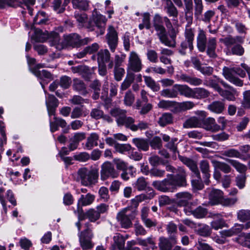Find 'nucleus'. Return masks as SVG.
<instances>
[{
  "mask_svg": "<svg viewBox=\"0 0 250 250\" xmlns=\"http://www.w3.org/2000/svg\"><path fill=\"white\" fill-rule=\"evenodd\" d=\"M174 88L177 89L180 95L189 98H193V88H191L188 85L175 84L174 85Z\"/></svg>",
  "mask_w": 250,
  "mask_h": 250,
  "instance_id": "6ab92c4d",
  "label": "nucleus"
},
{
  "mask_svg": "<svg viewBox=\"0 0 250 250\" xmlns=\"http://www.w3.org/2000/svg\"><path fill=\"white\" fill-rule=\"evenodd\" d=\"M50 46H54L58 50H62L68 46H80V37L76 33L64 35L61 39L58 33H53L49 38Z\"/></svg>",
  "mask_w": 250,
  "mask_h": 250,
  "instance_id": "f03ea898",
  "label": "nucleus"
},
{
  "mask_svg": "<svg viewBox=\"0 0 250 250\" xmlns=\"http://www.w3.org/2000/svg\"><path fill=\"white\" fill-rule=\"evenodd\" d=\"M86 218L90 222H95L100 218V215L95 208H90L86 211Z\"/></svg>",
  "mask_w": 250,
  "mask_h": 250,
  "instance_id": "603ef678",
  "label": "nucleus"
},
{
  "mask_svg": "<svg viewBox=\"0 0 250 250\" xmlns=\"http://www.w3.org/2000/svg\"><path fill=\"white\" fill-rule=\"evenodd\" d=\"M207 42V37L205 32L202 29H199L197 37V46L199 51L203 52L205 51Z\"/></svg>",
  "mask_w": 250,
  "mask_h": 250,
  "instance_id": "aec40b11",
  "label": "nucleus"
},
{
  "mask_svg": "<svg viewBox=\"0 0 250 250\" xmlns=\"http://www.w3.org/2000/svg\"><path fill=\"white\" fill-rule=\"evenodd\" d=\"M47 21L46 13L43 11L39 12L34 19V23L38 24L45 23Z\"/></svg>",
  "mask_w": 250,
  "mask_h": 250,
  "instance_id": "052dcab7",
  "label": "nucleus"
},
{
  "mask_svg": "<svg viewBox=\"0 0 250 250\" xmlns=\"http://www.w3.org/2000/svg\"><path fill=\"white\" fill-rule=\"evenodd\" d=\"M227 161L230 163L236 169L237 171L240 173L245 172L247 169V167L246 166L242 163H240L236 160L228 159Z\"/></svg>",
  "mask_w": 250,
  "mask_h": 250,
  "instance_id": "6e6d98bb",
  "label": "nucleus"
},
{
  "mask_svg": "<svg viewBox=\"0 0 250 250\" xmlns=\"http://www.w3.org/2000/svg\"><path fill=\"white\" fill-rule=\"evenodd\" d=\"M224 193L220 189L212 188L208 194L209 202L211 205L219 204Z\"/></svg>",
  "mask_w": 250,
  "mask_h": 250,
  "instance_id": "dca6fc26",
  "label": "nucleus"
},
{
  "mask_svg": "<svg viewBox=\"0 0 250 250\" xmlns=\"http://www.w3.org/2000/svg\"><path fill=\"white\" fill-rule=\"evenodd\" d=\"M99 135L95 133H91L87 138L85 143V148L88 150L92 149L94 146L98 145V141L99 140Z\"/></svg>",
  "mask_w": 250,
  "mask_h": 250,
  "instance_id": "cd10ccee",
  "label": "nucleus"
},
{
  "mask_svg": "<svg viewBox=\"0 0 250 250\" xmlns=\"http://www.w3.org/2000/svg\"><path fill=\"white\" fill-rule=\"evenodd\" d=\"M199 167L203 174L205 183L206 185H208L210 183L209 178L210 177V167L208 162L207 160L201 161L199 163Z\"/></svg>",
  "mask_w": 250,
  "mask_h": 250,
  "instance_id": "f3484780",
  "label": "nucleus"
},
{
  "mask_svg": "<svg viewBox=\"0 0 250 250\" xmlns=\"http://www.w3.org/2000/svg\"><path fill=\"white\" fill-rule=\"evenodd\" d=\"M192 199V195L188 192H180L175 195V203L178 207H184L188 205Z\"/></svg>",
  "mask_w": 250,
  "mask_h": 250,
  "instance_id": "ddd939ff",
  "label": "nucleus"
},
{
  "mask_svg": "<svg viewBox=\"0 0 250 250\" xmlns=\"http://www.w3.org/2000/svg\"><path fill=\"white\" fill-rule=\"evenodd\" d=\"M132 142L139 150L146 151L148 149L149 145L147 142L141 138H134Z\"/></svg>",
  "mask_w": 250,
  "mask_h": 250,
  "instance_id": "a18cd8bd",
  "label": "nucleus"
},
{
  "mask_svg": "<svg viewBox=\"0 0 250 250\" xmlns=\"http://www.w3.org/2000/svg\"><path fill=\"white\" fill-rule=\"evenodd\" d=\"M216 39L215 38H209L207 42V53L211 58L216 57L215 49L216 48Z\"/></svg>",
  "mask_w": 250,
  "mask_h": 250,
  "instance_id": "2f4dec72",
  "label": "nucleus"
},
{
  "mask_svg": "<svg viewBox=\"0 0 250 250\" xmlns=\"http://www.w3.org/2000/svg\"><path fill=\"white\" fill-rule=\"evenodd\" d=\"M237 218L240 221L248 222L245 224L246 229L250 228V210L248 209H241L237 212Z\"/></svg>",
  "mask_w": 250,
  "mask_h": 250,
  "instance_id": "c85d7f7f",
  "label": "nucleus"
},
{
  "mask_svg": "<svg viewBox=\"0 0 250 250\" xmlns=\"http://www.w3.org/2000/svg\"><path fill=\"white\" fill-rule=\"evenodd\" d=\"M84 229L78 233L79 241L83 250H90L94 246V243L92 240L94 236L92 225L89 222H86L84 224Z\"/></svg>",
  "mask_w": 250,
  "mask_h": 250,
  "instance_id": "20e7f679",
  "label": "nucleus"
},
{
  "mask_svg": "<svg viewBox=\"0 0 250 250\" xmlns=\"http://www.w3.org/2000/svg\"><path fill=\"white\" fill-rule=\"evenodd\" d=\"M187 174L182 167L178 168V173L176 175L167 174V178L164 179L167 192H173L177 187H185L187 185Z\"/></svg>",
  "mask_w": 250,
  "mask_h": 250,
  "instance_id": "7ed1b4c3",
  "label": "nucleus"
},
{
  "mask_svg": "<svg viewBox=\"0 0 250 250\" xmlns=\"http://www.w3.org/2000/svg\"><path fill=\"white\" fill-rule=\"evenodd\" d=\"M209 92L204 88L196 87L193 88V98L196 99H202L208 97Z\"/></svg>",
  "mask_w": 250,
  "mask_h": 250,
  "instance_id": "72a5a7b5",
  "label": "nucleus"
},
{
  "mask_svg": "<svg viewBox=\"0 0 250 250\" xmlns=\"http://www.w3.org/2000/svg\"><path fill=\"white\" fill-rule=\"evenodd\" d=\"M134 80V75L133 73L127 74L126 77L122 83L120 87L121 91H125L126 90Z\"/></svg>",
  "mask_w": 250,
  "mask_h": 250,
  "instance_id": "3c124183",
  "label": "nucleus"
},
{
  "mask_svg": "<svg viewBox=\"0 0 250 250\" xmlns=\"http://www.w3.org/2000/svg\"><path fill=\"white\" fill-rule=\"evenodd\" d=\"M116 218L123 228L128 229L131 227L132 225L131 220L133 216L130 213L129 208H124L119 212Z\"/></svg>",
  "mask_w": 250,
  "mask_h": 250,
  "instance_id": "0eeeda50",
  "label": "nucleus"
},
{
  "mask_svg": "<svg viewBox=\"0 0 250 250\" xmlns=\"http://www.w3.org/2000/svg\"><path fill=\"white\" fill-rule=\"evenodd\" d=\"M138 244L141 246L148 247L153 250L157 248L155 239L152 237H149L145 239H138Z\"/></svg>",
  "mask_w": 250,
  "mask_h": 250,
  "instance_id": "c9c22d12",
  "label": "nucleus"
},
{
  "mask_svg": "<svg viewBox=\"0 0 250 250\" xmlns=\"http://www.w3.org/2000/svg\"><path fill=\"white\" fill-rule=\"evenodd\" d=\"M207 209L201 206H199L194 210L192 215L197 218H203L207 215Z\"/></svg>",
  "mask_w": 250,
  "mask_h": 250,
  "instance_id": "e2e57ef3",
  "label": "nucleus"
},
{
  "mask_svg": "<svg viewBox=\"0 0 250 250\" xmlns=\"http://www.w3.org/2000/svg\"><path fill=\"white\" fill-rule=\"evenodd\" d=\"M110 60V54L107 49H101L97 53V61L99 64H105Z\"/></svg>",
  "mask_w": 250,
  "mask_h": 250,
  "instance_id": "473e14b6",
  "label": "nucleus"
},
{
  "mask_svg": "<svg viewBox=\"0 0 250 250\" xmlns=\"http://www.w3.org/2000/svg\"><path fill=\"white\" fill-rule=\"evenodd\" d=\"M195 104L192 101H185L177 103L176 106V113L190 110L195 106Z\"/></svg>",
  "mask_w": 250,
  "mask_h": 250,
  "instance_id": "f704fd0d",
  "label": "nucleus"
},
{
  "mask_svg": "<svg viewBox=\"0 0 250 250\" xmlns=\"http://www.w3.org/2000/svg\"><path fill=\"white\" fill-rule=\"evenodd\" d=\"M77 178L81 184L85 186L95 184L99 177L98 170L97 169H91L83 167L79 168L77 171Z\"/></svg>",
  "mask_w": 250,
  "mask_h": 250,
  "instance_id": "39448f33",
  "label": "nucleus"
},
{
  "mask_svg": "<svg viewBox=\"0 0 250 250\" xmlns=\"http://www.w3.org/2000/svg\"><path fill=\"white\" fill-rule=\"evenodd\" d=\"M245 71V69L243 70L239 67H224L223 69V74L229 82L237 86L241 87L243 85V81L234 76V74H237L241 78H245L246 76Z\"/></svg>",
  "mask_w": 250,
  "mask_h": 250,
  "instance_id": "423d86ee",
  "label": "nucleus"
},
{
  "mask_svg": "<svg viewBox=\"0 0 250 250\" xmlns=\"http://www.w3.org/2000/svg\"><path fill=\"white\" fill-rule=\"evenodd\" d=\"M144 81L147 87L154 92H157L160 89V86L152 77L150 76H144Z\"/></svg>",
  "mask_w": 250,
  "mask_h": 250,
  "instance_id": "ea45409f",
  "label": "nucleus"
},
{
  "mask_svg": "<svg viewBox=\"0 0 250 250\" xmlns=\"http://www.w3.org/2000/svg\"><path fill=\"white\" fill-rule=\"evenodd\" d=\"M99 194L102 200L104 202H107L109 198L108 189L105 187H102L99 190Z\"/></svg>",
  "mask_w": 250,
  "mask_h": 250,
  "instance_id": "338daca9",
  "label": "nucleus"
},
{
  "mask_svg": "<svg viewBox=\"0 0 250 250\" xmlns=\"http://www.w3.org/2000/svg\"><path fill=\"white\" fill-rule=\"evenodd\" d=\"M114 245L111 247V250H123L125 248L126 238L122 235L117 233L113 237Z\"/></svg>",
  "mask_w": 250,
  "mask_h": 250,
  "instance_id": "5701e85b",
  "label": "nucleus"
},
{
  "mask_svg": "<svg viewBox=\"0 0 250 250\" xmlns=\"http://www.w3.org/2000/svg\"><path fill=\"white\" fill-rule=\"evenodd\" d=\"M213 164L215 168L219 169L225 173H229L231 171V167L224 162L214 161Z\"/></svg>",
  "mask_w": 250,
  "mask_h": 250,
  "instance_id": "5fc2aeb1",
  "label": "nucleus"
},
{
  "mask_svg": "<svg viewBox=\"0 0 250 250\" xmlns=\"http://www.w3.org/2000/svg\"><path fill=\"white\" fill-rule=\"evenodd\" d=\"M237 90L235 89L234 92L233 90H224L222 88L219 94L223 98L228 101H234L236 100V96L237 95Z\"/></svg>",
  "mask_w": 250,
  "mask_h": 250,
  "instance_id": "58836bf2",
  "label": "nucleus"
},
{
  "mask_svg": "<svg viewBox=\"0 0 250 250\" xmlns=\"http://www.w3.org/2000/svg\"><path fill=\"white\" fill-rule=\"evenodd\" d=\"M162 138L164 141L167 142L166 147L174 153L177 151V143L178 139L176 138H170V137L165 134H161Z\"/></svg>",
  "mask_w": 250,
  "mask_h": 250,
  "instance_id": "393cba45",
  "label": "nucleus"
},
{
  "mask_svg": "<svg viewBox=\"0 0 250 250\" xmlns=\"http://www.w3.org/2000/svg\"><path fill=\"white\" fill-rule=\"evenodd\" d=\"M221 154L229 157L240 158L241 157L240 153L237 150L233 148L223 151Z\"/></svg>",
  "mask_w": 250,
  "mask_h": 250,
  "instance_id": "680f3d73",
  "label": "nucleus"
},
{
  "mask_svg": "<svg viewBox=\"0 0 250 250\" xmlns=\"http://www.w3.org/2000/svg\"><path fill=\"white\" fill-rule=\"evenodd\" d=\"M45 103L49 116L55 115L56 108L58 106V99L54 95H49Z\"/></svg>",
  "mask_w": 250,
  "mask_h": 250,
  "instance_id": "2eb2a0df",
  "label": "nucleus"
},
{
  "mask_svg": "<svg viewBox=\"0 0 250 250\" xmlns=\"http://www.w3.org/2000/svg\"><path fill=\"white\" fill-rule=\"evenodd\" d=\"M126 111L125 110L119 108H114L110 110V114L116 118V122L119 119L124 117L126 115Z\"/></svg>",
  "mask_w": 250,
  "mask_h": 250,
  "instance_id": "13d9d810",
  "label": "nucleus"
},
{
  "mask_svg": "<svg viewBox=\"0 0 250 250\" xmlns=\"http://www.w3.org/2000/svg\"><path fill=\"white\" fill-rule=\"evenodd\" d=\"M188 48L190 51H192L193 49L194 46L192 42H188L187 41H183L180 45V47L179 49L180 53L182 55H185L186 54V49Z\"/></svg>",
  "mask_w": 250,
  "mask_h": 250,
  "instance_id": "4d7b16f0",
  "label": "nucleus"
},
{
  "mask_svg": "<svg viewBox=\"0 0 250 250\" xmlns=\"http://www.w3.org/2000/svg\"><path fill=\"white\" fill-rule=\"evenodd\" d=\"M177 227L173 222H169L167 226V230L169 235V239L174 243H177L176 237L174 234L177 232Z\"/></svg>",
  "mask_w": 250,
  "mask_h": 250,
  "instance_id": "37998d69",
  "label": "nucleus"
},
{
  "mask_svg": "<svg viewBox=\"0 0 250 250\" xmlns=\"http://www.w3.org/2000/svg\"><path fill=\"white\" fill-rule=\"evenodd\" d=\"M142 61L138 54L134 51H131L128 57L127 71L139 72L142 70Z\"/></svg>",
  "mask_w": 250,
  "mask_h": 250,
  "instance_id": "6e6552de",
  "label": "nucleus"
},
{
  "mask_svg": "<svg viewBox=\"0 0 250 250\" xmlns=\"http://www.w3.org/2000/svg\"><path fill=\"white\" fill-rule=\"evenodd\" d=\"M165 22L168 29L172 27L170 20L167 17H162L159 14H155L153 19V25L156 31L161 42L169 47H175L176 42L174 40H169L167 34V31L163 25Z\"/></svg>",
  "mask_w": 250,
  "mask_h": 250,
  "instance_id": "f257e3e1",
  "label": "nucleus"
},
{
  "mask_svg": "<svg viewBox=\"0 0 250 250\" xmlns=\"http://www.w3.org/2000/svg\"><path fill=\"white\" fill-rule=\"evenodd\" d=\"M220 41L224 43L226 46L229 47L236 43L242 42L243 39L239 36L235 37L229 36L224 39H221Z\"/></svg>",
  "mask_w": 250,
  "mask_h": 250,
  "instance_id": "4c0bfd02",
  "label": "nucleus"
},
{
  "mask_svg": "<svg viewBox=\"0 0 250 250\" xmlns=\"http://www.w3.org/2000/svg\"><path fill=\"white\" fill-rule=\"evenodd\" d=\"M106 40L110 50L114 52L118 45V38L117 32L112 25L108 28Z\"/></svg>",
  "mask_w": 250,
  "mask_h": 250,
  "instance_id": "9b49d317",
  "label": "nucleus"
},
{
  "mask_svg": "<svg viewBox=\"0 0 250 250\" xmlns=\"http://www.w3.org/2000/svg\"><path fill=\"white\" fill-rule=\"evenodd\" d=\"M107 19L106 17L101 15L98 14L96 11L95 13H93L92 19L89 22V26L88 28L90 29L94 25L100 29V34L103 35L105 31V26Z\"/></svg>",
  "mask_w": 250,
  "mask_h": 250,
  "instance_id": "9d476101",
  "label": "nucleus"
},
{
  "mask_svg": "<svg viewBox=\"0 0 250 250\" xmlns=\"http://www.w3.org/2000/svg\"><path fill=\"white\" fill-rule=\"evenodd\" d=\"M241 104L245 108H250V90L243 92Z\"/></svg>",
  "mask_w": 250,
  "mask_h": 250,
  "instance_id": "bf43d9fd",
  "label": "nucleus"
},
{
  "mask_svg": "<svg viewBox=\"0 0 250 250\" xmlns=\"http://www.w3.org/2000/svg\"><path fill=\"white\" fill-rule=\"evenodd\" d=\"M71 0H64L63 5H67ZM73 6L75 8L86 10L88 7V2L86 0H71Z\"/></svg>",
  "mask_w": 250,
  "mask_h": 250,
  "instance_id": "c756f323",
  "label": "nucleus"
},
{
  "mask_svg": "<svg viewBox=\"0 0 250 250\" xmlns=\"http://www.w3.org/2000/svg\"><path fill=\"white\" fill-rule=\"evenodd\" d=\"M177 102L169 100H161L158 104L157 106L160 108L166 110H169L173 113H176V106Z\"/></svg>",
  "mask_w": 250,
  "mask_h": 250,
  "instance_id": "bb28decb",
  "label": "nucleus"
},
{
  "mask_svg": "<svg viewBox=\"0 0 250 250\" xmlns=\"http://www.w3.org/2000/svg\"><path fill=\"white\" fill-rule=\"evenodd\" d=\"M159 241V247L161 250H170L172 248L171 242L167 238L161 237Z\"/></svg>",
  "mask_w": 250,
  "mask_h": 250,
  "instance_id": "8fccbe9b",
  "label": "nucleus"
},
{
  "mask_svg": "<svg viewBox=\"0 0 250 250\" xmlns=\"http://www.w3.org/2000/svg\"><path fill=\"white\" fill-rule=\"evenodd\" d=\"M31 72L36 77L40 78V79L43 80L44 79H47L51 80L52 79V75L51 73L46 70H42L40 71L39 70H37V69H32Z\"/></svg>",
  "mask_w": 250,
  "mask_h": 250,
  "instance_id": "de8ad7c7",
  "label": "nucleus"
},
{
  "mask_svg": "<svg viewBox=\"0 0 250 250\" xmlns=\"http://www.w3.org/2000/svg\"><path fill=\"white\" fill-rule=\"evenodd\" d=\"M172 121V114L170 113H164L159 118L158 123L161 126L164 127L167 125L171 124Z\"/></svg>",
  "mask_w": 250,
  "mask_h": 250,
  "instance_id": "a19ab883",
  "label": "nucleus"
},
{
  "mask_svg": "<svg viewBox=\"0 0 250 250\" xmlns=\"http://www.w3.org/2000/svg\"><path fill=\"white\" fill-rule=\"evenodd\" d=\"M53 33V32L51 33L49 36L47 32H43L41 30L37 29L35 31L33 38L37 42H44L46 41L47 39L49 40L51 35Z\"/></svg>",
  "mask_w": 250,
  "mask_h": 250,
  "instance_id": "79ce46f5",
  "label": "nucleus"
},
{
  "mask_svg": "<svg viewBox=\"0 0 250 250\" xmlns=\"http://www.w3.org/2000/svg\"><path fill=\"white\" fill-rule=\"evenodd\" d=\"M147 184L146 179L144 177H140L137 179L133 186L138 191H142L146 189Z\"/></svg>",
  "mask_w": 250,
  "mask_h": 250,
  "instance_id": "864d4df0",
  "label": "nucleus"
},
{
  "mask_svg": "<svg viewBox=\"0 0 250 250\" xmlns=\"http://www.w3.org/2000/svg\"><path fill=\"white\" fill-rule=\"evenodd\" d=\"M197 232L199 235L207 237L210 235L211 230L208 226L203 225L198 229Z\"/></svg>",
  "mask_w": 250,
  "mask_h": 250,
  "instance_id": "0e129e2a",
  "label": "nucleus"
},
{
  "mask_svg": "<svg viewBox=\"0 0 250 250\" xmlns=\"http://www.w3.org/2000/svg\"><path fill=\"white\" fill-rule=\"evenodd\" d=\"M114 147L116 151L121 153H124L125 152L129 151L131 149V146L129 144H116Z\"/></svg>",
  "mask_w": 250,
  "mask_h": 250,
  "instance_id": "774afa93",
  "label": "nucleus"
},
{
  "mask_svg": "<svg viewBox=\"0 0 250 250\" xmlns=\"http://www.w3.org/2000/svg\"><path fill=\"white\" fill-rule=\"evenodd\" d=\"M95 200V196L89 193L86 195H82L79 199L78 207L86 206L91 205Z\"/></svg>",
  "mask_w": 250,
  "mask_h": 250,
  "instance_id": "7c9ffc66",
  "label": "nucleus"
},
{
  "mask_svg": "<svg viewBox=\"0 0 250 250\" xmlns=\"http://www.w3.org/2000/svg\"><path fill=\"white\" fill-rule=\"evenodd\" d=\"M148 191L150 192L149 193L147 194H141L137 195L131 200V206L132 207L136 208L138 206L139 203L142 201L147 199H151L154 197L155 195L154 190L151 188H148Z\"/></svg>",
  "mask_w": 250,
  "mask_h": 250,
  "instance_id": "4468645a",
  "label": "nucleus"
},
{
  "mask_svg": "<svg viewBox=\"0 0 250 250\" xmlns=\"http://www.w3.org/2000/svg\"><path fill=\"white\" fill-rule=\"evenodd\" d=\"M54 121H50V128L51 132H54L55 131L58 130L59 126L64 128L63 130V132L64 133H67L69 131V126H67V124L65 120L61 118H57L55 116V115H54Z\"/></svg>",
  "mask_w": 250,
  "mask_h": 250,
  "instance_id": "f8f14e48",
  "label": "nucleus"
},
{
  "mask_svg": "<svg viewBox=\"0 0 250 250\" xmlns=\"http://www.w3.org/2000/svg\"><path fill=\"white\" fill-rule=\"evenodd\" d=\"M135 120L131 117H127L126 115L124 117L119 119L117 121V125L119 126H125L126 128L130 129L134 131L137 129L136 125L134 124Z\"/></svg>",
  "mask_w": 250,
  "mask_h": 250,
  "instance_id": "a211bd4d",
  "label": "nucleus"
},
{
  "mask_svg": "<svg viewBox=\"0 0 250 250\" xmlns=\"http://www.w3.org/2000/svg\"><path fill=\"white\" fill-rule=\"evenodd\" d=\"M101 179L104 181L108 178H115L118 175V172L115 170L114 166L109 162H104L101 166Z\"/></svg>",
  "mask_w": 250,
  "mask_h": 250,
  "instance_id": "1a4fd4ad",
  "label": "nucleus"
},
{
  "mask_svg": "<svg viewBox=\"0 0 250 250\" xmlns=\"http://www.w3.org/2000/svg\"><path fill=\"white\" fill-rule=\"evenodd\" d=\"M208 108L211 112L220 113L225 109L224 104L221 101H214L208 105Z\"/></svg>",
  "mask_w": 250,
  "mask_h": 250,
  "instance_id": "e433bc0d",
  "label": "nucleus"
},
{
  "mask_svg": "<svg viewBox=\"0 0 250 250\" xmlns=\"http://www.w3.org/2000/svg\"><path fill=\"white\" fill-rule=\"evenodd\" d=\"M164 8L169 17H177L178 11L173 2L165 4Z\"/></svg>",
  "mask_w": 250,
  "mask_h": 250,
  "instance_id": "09e8293b",
  "label": "nucleus"
},
{
  "mask_svg": "<svg viewBox=\"0 0 250 250\" xmlns=\"http://www.w3.org/2000/svg\"><path fill=\"white\" fill-rule=\"evenodd\" d=\"M246 237L245 233H242L239 235L236 241L241 245L250 249V241Z\"/></svg>",
  "mask_w": 250,
  "mask_h": 250,
  "instance_id": "69168bd1",
  "label": "nucleus"
},
{
  "mask_svg": "<svg viewBox=\"0 0 250 250\" xmlns=\"http://www.w3.org/2000/svg\"><path fill=\"white\" fill-rule=\"evenodd\" d=\"M185 8V18L188 23L192 22L193 19V2L192 0H183Z\"/></svg>",
  "mask_w": 250,
  "mask_h": 250,
  "instance_id": "b1692460",
  "label": "nucleus"
},
{
  "mask_svg": "<svg viewBox=\"0 0 250 250\" xmlns=\"http://www.w3.org/2000/svg\"><path fill=\"white\" fill-rule=\"evenodd\" d=\"M161 96L167 98H175L178 97V93L177 89L174 88L164 89L160 91Z\"/></svg>",
  "mask_w": 250,
  "mask_h": 250,
  "instance_id": "c03bdc74",
  "label": "nucleus"
},
{
  "mask_svg": "<svg viewBox=\"0 0 250 250\" xmlns=\"http://www.w3.org/2000/svg\"><path fill=\"white\" fill-rule=\"evenodd\" d=\"M178 78L180 80L194 86L201 85L203 82V81L200 78L191 77L185 73L181 74L178 76Z\"/></svg>",
  "mask_w": 250,
  "mask_h": 250,
  "instance_id": "412c9836",
  "label": "nucleus"
},
{
  "mask_svg": "<svg viewBox=\"0 0 250 250\" xmlns=\"http://www.w3.org/2000/svg\"><path fill=\"white\" fill-rule=\"evenodd\" d=\"M202 121L198 117L192 116L188 119L183 124V127L185 128L201 127L202 126Z\"/></svg>",
  "mask_w": 250,
  "mask_h": 250,
  "instance_id": "a878e982",
  "label": "nucleus"
},
{
  "mask_svg": "<svg viewBox=\"0 0 250 250\" xmlns=\"http://www.w3.org/2000/svg\"><path fill=\"white\" fill-rule=\"evenodd\" d=\"M202 124V127L209 131H217L220 128V126L216 124L215 119L211 117L205 119Z\"/></svg>",
  "mask_w": 250,
  "mask_h": 250,
  "instance_id": "4be33fe9",
  "label": "nucleus"
},
{
  "mask_svg": "<svg viewBox=\"0 0 250 250\" xmlns=\"http://www.w3.org/2000/svg\"><path fill=\"white\" fill-rule=\"evenodd\" d=\"M73 87L74 90L81 92L83 95H85L87 93L85 85L81 80L74 79Z\"/></svg>",
  "mask_w": 250,
  "mask_h": 250,
  "instance_id": "49530a36",
  "label": "nucleus"
}]
</instances>
